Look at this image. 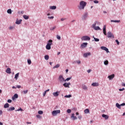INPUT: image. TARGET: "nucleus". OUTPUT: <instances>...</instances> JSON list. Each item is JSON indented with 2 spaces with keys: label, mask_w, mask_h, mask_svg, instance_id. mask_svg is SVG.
Segmentation results:
<instances>
[{
  "label": "nucleus",
  "mask_w": 125,
  "mask_h": 125,
  "mask_svg": "<svg viewBox=\"0 0 125 125\" xmlns=\"http://www.w3.org/2000/svg\"><path fill=\"white\" fill-rule=\"evenodd\" d=\"M86 4H87L86 2L84 1H80L79 6H78L79 9H80V10L84 9V7L86 6Z\"/></svg>",
  "instance_id": "f257e3e1"
},
{
  "label": "nucleus",
  "mask_w": 125,
  "mask_h": 125,
  "mask_svg": "<svg viewBox=\"0 0 125 125\" xmlns=\"http://www.w3.org/2000/svg\"><path fill=\"white\" fill-rule=\"evenodd\" d=\"M60 110H53L52 112V116H57V114H60Z\"/></svg>",
  "instance_id": "f03ea898"
},
{
  "label": "nucleus",
  "mask_w": 125,
  "mask_h": 125,
  "mask_svg": "<svg viewBox=\"0 0 125 125\" xmlns=\"http://www.w3.org/2000/svg\"><path fill=\"white\" fill-rule=\"evenodd\" d=\"M59 82H60L61 83H62L65 82V79H64V77H63V76L60 75L59 77Z\"/></svg>",
  "instance_id": "7ed1b4c3"
},
{
  "label": "nucleus",
  "mask_w": 125,
  "mask_h": 125,
  "mask_svg": "<svg viewBox=\"0 0 125 125\" xmlns=\"http://www.w3.org/2000/svg\"><path fill=\"white\" fill-rule=\"evenodd\" d=\"M82 41H90V38L87 36H84L82 37Z\"/></svg>",
  "instance_id": "20e7f679"
},
{
  "label": "nucleus",
  "mask_w": 125,
  "mask_h": 125,
  "mask_svg": "<svg viewBox=\"0 0 125 125\" xmlns=\"http://www.w3.org/2000/svg\"><path fill=\"white\" fill-rule=\"evenodd\" d=\"M107 38H112V39H114V35L113 34H112V32L111 31H109L107 35Z\"/></svg>",
  "instance_id": "39448f33"
},
{
  "label": "nucleus",
  "mask_w": 125,
  "mask_h": 125,
  "mask_svg": "<svg viewBox=\"0 0 125 125\" xmlns=\"http://www.w3.org/2000/svg\"><path fill=\"white\" fill-rule=\"evenodd\" d=\"M63 86L64 87H67L68 88H70V85H71V83H65L63 84Z\"/></svg>",
  "instance_id": "423d86ee"
},
{
  "label": "nucleus",
  "mask_w": 125,
  "mask_h": 125,
  "mask_svg": "<svg viewBox=\"0 0 125 125\" xmlns=\"http://www.w3.org/2000/svg\"><path fill=\"white\" fill-rule=\"evenodd\" d=\"M101 48L102 49V50H105L107 53H109V49H108L107 47L105 46H102Z\"/></svg>",
  "instance_id": "0eeeda50"
},
{
  "label": "nucleus",
  "mask_w": 125,
  "mask_h": 125,
  "mask_svg": "<svg viewBox=\"0 0 125 125\" xmlns=\"http://www.w3.org/2000/svg\"><path fill=\"white\" fill-rule=\"evenodd\" d=\"M87 46V42L83 43L81 45L82 48H84V47H86Z\"/></svg>",
  "instance_id": "6e6552de"
},
{
  "label": "nucleus",
  "mask_w": 125,
  "mask_h": 125,
  "mask_svg": "<svg viewBox=\"0 0 125 125\" xmlns=\"http://www.w3.org/2000/svg\"><path fill=\"white\" fill-rule=\"evenodd\" d=\"M90 55H91V54L90 53V52L83 54V57L85 58L87 57V56H90Z\"/></svg>",
  "instance_id": "1a4fd4ad"
},
{
  "label": "nucleus",
  "mask_w": 125,
  "mask_h": 125,
  "mask_svg": "<svg viewBox=\"0 0 125 125\" xmlns=\"http://www.w3.org/2000/svg\"><path fill=\"white\" fill-rule=\"evenodd\" d=\"M113 78H115V74H112L108 76L109 80H113Z\"/></svg>",
  "instance_id": "9d476101"
},
{
  "label": "nucleus",
  "mask_w": 125,
  "mask_h": 125,
  "mask_svg": "<svg viewBox=\"0 0 125 125\" xmlns=\"http://www.w3.org/2000/svg\"><path fill=\"white\" fill-rule=\"evenodd\" d=\"M103 118H104L105 120H108L109 119V116L105 115V114H103L102 115Z\"/></svg>",
  "instance_id": "9b49d317"
},
{
  "label": "nucleus",
  "mask_w": 125,
  "mask_h": 125,
  "mask_svg": "<svg viewBox=\"0 0 125 125\" xmlns=\"http://www.w3.org/2000/svg\"><path fill=\"white\" fill-rule=\"evenodd\" d=\"M53 95L55 96V97H57L59 95V92H56L53 93Z\"/></svg>",
  "instance_id": "f8f14e48"
},
{
  "label": "nucleus",
  "mask_w": 125,
  "mask_h": 125,
  "mask_svg": "<svg viewBox=\"0 0 125 125\" xmlns=\"http://www.w3.org/2000/svg\"><path fill=\"white\" fill-rule=\"evenodd\" d=\"M6 73H7V74H11V69H10V68H7V69L6 70Z\"/></svg>",
  "instance_id": "ddd939ff"
},
{
  "label": "nucleus",
  "mask_w": 125,
  "mask_h": 125,
  "mask_svg": "<svg viewBox=\"0 0 125 125\" xmlns=\"http://www.w3.org/2000/svg\"><path fill=\"white\" fill-rule=\"evenodd\" d=\"M14 110H15V107H10V108L7 109V111H14Z\"/></svg>",
  "instance_id": "4468645a"
},
{
  "label": "nucleus",
  "mask_w": 125,
  "mask_h": 125,
  "mask_svg": "<svg viewBox=\"0 0 125 125\" xmlns=\"http://www.w3.org/2000/svg\"><path fill=\"white\" fill-rule=\"evenodd\" d=\"M21 22H22V20H17L16 21V24H17V25H20V24H21Z\"/></svg>",
  "instance_id": "2eb2a0df"
},
{
  "label": "nucleus",
  "mask_w": 125,
  "mask_h": 125,
  "mask_svg": "<svg viewBox=\"0 0 125 125\" xmlns=\"http://www.w3.org/2000/svg\"><path fill=\"white\" fill-rule=\"evenodd\" d=\"M72 119L73 118V120L75 121V120H77V119H78L77 118V117L75 116V114H72L71 115V117Z\"/></svg>",
  "instance_id": "dca6fc26"
},
{
  "label": "nucleus",
  "mask_w": 125,
  "mask_h": 125,
  "mask_svg": "<svg viewBox=\"0 0 125 125\" xmlns=\"http://www.w3.org/2000/svg\"><path fill=\"white\" fill-rule=\"evenodd\" d=\"M103 32H104V34L105 36H106V25H104V28H103Z\"/></svg>",
  "instance_id": "f3484780"
},
{
  "label": "nucleus",
  "mask_w": 125,
  "mask_h": 125,
  "mask_svg": "<svg viewBox=\"0 0 125 125\" xmlns=\"http://www.w3.org/2000/svg\"><path fill=\"white\" fill-rule=\"evenodd\" d=\"M52 40H49L48 42V43H47V44H48L49 45L51 46L52 45Z\"/></svg>",
  "instance_id": "a211bd4d"
},
{
  "label": "nucleus",
  "mask_w": 125,
  "mask_h": 125,
  "mask_svg": "<svg viewBox=\"0 0 125 125\" xmlns=\"http://www.w3.org/2000/svg\"><path fill=\"white\" fill-rule=\"evenodd\" d=\"M46 48L48 50H49L51 49V46H50L49 44H47V45H46Z\"/></svg>",
  "instance_id": "6ab92c4d"
},
{
  "label": "nucleus",
  "mask_w": 125,
  "mask_h": 125,
  "mask_svg": "<svg viewBox=\"0 0 125 125\" xmlns=\"http://www.w3.org/2000/svg\"><path fill=\"white\" fill-rule=\"evenodd\" d=\"M17 99V98H18V95L17 94H15L14 95V97H12V100H14V99Z\"/></svg>",
  "instance_id": "aec40b11"
},
{
  "label": "nucleus",
  "mask_w": 125,
  "mask_h": 125,
  "mask_svg": "<svg viewBox=\"0 0 125 125\" xmlns=\"http://www.w3.org/2000/svg\"><path fill=\"white\" fill-rule=\"evenodd\" d=\"M92 86H98L99 84L98 83H94L92 84Z\"/></svg>",
  "instance_id": "412c9836"
},
{
  "label": "nucleus",
  "mask_w": 125,
  "mask_h": 125,
  "mask_svg": "<svg viewBox=\"0 0 125 125\" xmlns=\"http://www.w3.org/2000/svg\"><path fill=\"white\" fill-rule=\"evenodd\" d=\"M9 104L8 103L5 104L4 105V108H9Z\"/></svg>",
  "instance_id": "4be33fe9"
},
{
  "label": "nucleus",
  "mask_w": 125,
  "mask_h": 125,
  "mask_svg": "<svg viewBox=\"0 0 125 125\" xmlns=\"http://www.w3.org/2000/svg\"><path fill=\"white\" fill-rule=\"evenodd\" d=\"M82 88H83V89H84V90H86V89H87V87H86V86H85V85H83Z\"/></svg>",
  "instance_id": "5701e85b"
},
{
  "label": "nucleus",
  "mask_w": 125,
  "mask_h": 125,
  "mask_svg": "<svg viewBox=\"0 0 125 125\" xmlns=\"http://www.w3.org/2000/svg\"><path fill=\"white\" fill-rule=\"evenodd\" d=\"M111 22H114L115 23H120V22H121V21L120 20H118V21H117V20H111Z\"/></svg>",
  "instance_id": "b1692460"
},
{
  "label": "nucleus",
  "mask_w": 125,
  "mask_h": 125,
  "mask_svg": "<svg viewBox=\"0 0 125 125\" xmlns=\"http://www.w3.org/2000/svg\"><path fill=\"white\" fill-rule=\"evenodd\" d=\"M19 77V73H17L15 76V79L16 80H17L18 79V77Z\"/></svg>",
  "instance_id": "393cba45"
},
{
  "label": "nucleus",
  "mask_w": 125,
  "mask_h": 125,
  "mask_svg": "<svg viewBox=\"0 0 125 125\" xmlns=\"http://www.w3.org/2000/svg\"><path fill=\"white\" fill-rule=\"evenodd\" d=\"M48 91H49V89L45 91L44 92L43 94V96H45V95L46 94V92H48Z\"/></svg>",
  "instance_id": "a878e982"
},
{
  "label": "nucleus",
  "mask_w": 125,
  "mask_h": 125,
  "mask_svg": "<svg viewBox=\"0 0 125 125\" xmlns=\"http://www.w3.org/2000/svg\"><path fill=\"white\" fill-rule=\"evenodd\" d=\"M50 9L52 10L56 9V6H52L50 7Z\"/></svg>",
  "instance_id": "bb28decb"
},
{
  "label": "nucleus",
  "mask_w": 125,
  "mask_h": 125,
  "mask_svg": "<svg viewBox=\"0 0 125 125\" xmlns=\"http://www.w3.org/2000/svg\"><path fill=\"white\" fill-rule=\"evenodd\" d=\"M84 113H85V114H88V113H89V109H85Z\"/></svg>",
  "instance_id": "cd10ccee"
},
{
  "label": "nucleus",
  "mask_w": 125,
  "mask_h": 125,
  "mask_svg": "<svg viewBox=\"0 0 125 125\" xmlns=\"http://www.w3.org/2000/svg\"><path fill=\"white\" fill-rule=\"evenodd\" d=\"M23 17L26 20H27V19H29V16H27V15H23Z\"/></svg>",
  "instance_id": "c85d7f7f"
},
{
  "label": "nucleus",
  "mask_w": 125,
  "mask_h": 125,
  "mask_svg": "<svg viewBox=\"0 0 125 125\" xmlns=\"http://www.w3.org/2000/svg\"><path fill=\"white\" fill-rule=\"evenodd\" d=\"M7 12L9 14H11V13H12V11H11L10 9H9L8 10H7Z\"/></svg>",
  "instance_id": "c756f323"
},
{
  "label": "nucleus",
  "mask_w": 125,
  "mask_h": 125,
  "mask_svg": "<svg viewBox=\"0 0 125 125\" xmlns=\"http://www.w3.org/2000/svg\"><path fill=\"white\" fill-rule=\"evenodd\" d=\"M116 106L118 108V109H121V104H119V103H117L116 104Z\"/></svg>",
  "instance_id": "7c9ffc66"
},
{
  "label": "nucleus",
  "mask_w": 125,
  "mask_h": 125,
  "mask_svg": "<svg viewBox=\"0 0 125 125\" xmlns=\"http://www.w3.org/2000/svg\"><path fill=\"white\" fill-rule=\"evenodd\" d=\"M44 59L45 60H48L49 59V56L48 55H45L44 56Z\"/></svg>",
  "instance_id": "2f4dec72"
},
{
  "label": "nucleus",
  "mask_w": 125,
  "mask_h": 125,
  "mask_svg": "<svg viewBox=\"0 0 125 125\" xmlns=\"http://www.w3.org/2000/svg\"><path fill=\"white\" fill-rule=\"evenodd\" d=\"M59 67H60V64H57L55 66H54L53 68L55 69V68H59Z\"/></svg>",
  "instance_id": "473e14b6"
},
{
  "label": "nucleus",
  "mask_w": 125,
  "mask_h": 125,
  "mask_svg": "<svg viewBox=\"0 0 125 125\" xmlns=\"http://www.w3.org/2000/svg\"><path fill=\"white\" fill-rule=\"evenodd\" d=\"M27 63L29 65H31V64L32 63V61H31V60H28Z\"/></svg>",
  "instance_id": "72a5a7b5"
},
{
  "label": "nucleus",
  "mask_w": 125,
  "mask_h": 125,
  "mask_svg": "<svg viewBox=\"0 0 125 125\" xmlns=\"http://www.w3.org/2000/svg\"><path fill=\"white\" fill-rule=\"evenodd\" d=\"M64 97H65L66 98H70V97H72V95H65Z\"/></svg>",
  "instance_id": "f704fd0d"
},
{
  "label": "nucleus",
  "mask_w": 125,
  "mask_h": 125,
  "mask_svg": "<svg viewBox=\"0 0 125 125\" xmlns=\"http://www.w3.org/2000/svg\"><path fill=\"white\" fill-rule=\"evenodd\" d=\"M93 38H94V40L95 42H99V39L95 38V37H94V36H93Z\"/></svg>",
  "instance_id": "c9c22d12"
},
{
  "label": "nucleus",
  "mask_w": 125,
  "mask_h": 125,
  "mask_svg": "<svg viewBox=\"0 0 125 125\" xmlns=\"http://www.w3.org/2000/svg\"><path fill=\"white\" fill-rule=\"evenodd\" d=\"M43 113V112L42 110H39L38 111V114H39V115H42Z\"/></svg>",
  "instance_id": "e433bc0d"
},
{
  "label": "nucleus",
  "mask_w": 125,
  "mask_h": 125,
  "mask_svg": "<svg viewBox=\"0 0 125 125\" xmlns=\"http://www.w3.org/2000/svg\"><path fill=\"white\" fill-rule=\"evenodd\" d=\"M71 79H72V77L67 78H66V79L65 80V82H68V81H70V80H71Z\"/></svg>",
  "instance_id": "4c0bfd02"
},
{
  "label": "nucleus",
  "mask_w": 125,
  "mask_h": 125,
  "mask_svg": "<svg viewBox=\"0 0 125 125\" xmlns=\"http://www.w3.org/2000/svg\"><path fill=\"white\" fill-rule=\"evenodd\" d=\"M104 65H108V64H109V62H108V61H105L104 62Z\"/></svg>",
  "instance_id": "58836bf2"
},
{
  "label": "nucleus",
  "mask_w": 125,
  "mask_h": 125,
  "mask_svg": "<svg viewBox=\"0 0 125 125\" xmlns=\"http://www.w3.org/2000/svg\"><path fill=\"white\" fill-rule=\"evenodd\" d=\"M56 28V26H54L53 27H51L50 30V31H53V30H55Z\"/></svg>",
  "instance_id": "ea45409f"
},
{
  "label": "nucleus",
  "mask_w": 125,
  "mask_h": 125,
  "mask_svg": "<svg viewBox=\"0 0 125 125\" xmlns=\"http://www.w3.org/2000/svg\"><path fill=\"white\" fill-rule=\"evenodd\" d=\"M94 29L95 30H101L100 27H99V26H96V27H95Z\"/></svg>",
  "instance_id": "a19ab883"
},
{
  "label": "nucleus",
  "mask_w": 125,
  "mask_h": 125,
  "mask_svg": "<svg viewBox=\"0 0 125 125\" xmlns=\"http://www.w3.org/2000/svg\"><path fill=\"white\" fill-rule=\"evenodd\" d=\"M57 39H58L59 41L61 40V37L59 36V35H57Z\"/></svg>",
  "instance_id": "79ce46f5"
},
{
  "label": "nucleus",
  "mask_w": 125,
  "mask_h": 125,
  "mask_svg": "<svg viewBox=\"0 0 125 125\" xmlns=\"http://www.w3.org/2000/svg\"><path fill=\"white\" fill-rule=\"evenodd\" d=\"M19 111H23V109H22V108L21 107H20V108L16 110V112Z\"/></svg>",
  "instance_id": "37998d69"
},
{
  "label": "nucleus",
  "mask_w": 125,
  "mask_h": 125,
  "mask_svg": "<svg viewBox=\"0 0 125 125\" xmlns=\"http://www.w3.org/2000/svg\"><path fill=\"white\" fill-rule=\"evenodd\" d=\"M71 112H72L71 109H68L67 110V113H68V114H70V113H71Z\"/></svg>",
  "instance_id": "c03bdc74"
},
{
  "label": "nucleus",
  "mask_w": 125,
  "mask_h": 125,
  "mask_svg": "<svg viewBox=\"0 0 125 125\" xmlns=\"http://www.w3.org/2000/svg\"><path fill=\"white\" fill-rule=\"evenodd\" d=\"M87 17V13H85L84 15L83 16V18L85 19Z\"/></svg>",
  "instance_id": "a18cd8bd"
},
{
  "label": "nucleus",
  "mask_w": 125,
  "mask_h": 125,
  "mask_svg": "<svg viewBox=\"0 0 125 125\" xmlns=\"http://www.w3.org/2000/svg\"><path fill=\"white\" fill-rule=\"evenodd\" d=\"M96 26V23L93 24L92 25V28H93V29H95V27H96V26Z\"/></svg>",
  "instance_id": "49530a36"
},
{
  "label": "nucleus",
  "mask_w": 125,
  "mask_h": 125,
  "mask_svg": "<svg viewBox=\"0 0 125 125\" xmlns=\"http://www.w3.org/2000/svg\"><path fill=\"white\" fill-rule=\"evenodd\" d=\"M115 42H117L118 45H119V44H120V42H119V41L118 40H116Z\"/></svg>",
  "instance_id": "de8ad7c7"
},
{
  "label": "nucleus",
  "mask_w": 125,
  "mask_h": 125,
  "mask_svg": "<svg viewBox=\"0 0 125 125\" xmlns=\"http://www.w3.org/2000/svg\"><path fill=\"white\" fill-rule=\"evenodd\" d=\"M7 102L8 103H11V102H12V101L10 99H9V100H7Z\"/></svg>",
  "instance_id": "09e8293b"
},
{
  "label": "nucleus",
  "mask_w": 125,
  "mask_h": 125,
  "mask_svg": "<svg viewBox=\"0 0 125 125\" xmlns=\"http://www.w3.org/2000/svg\"><path fill=\"white\" fill-rule=\"evenodd\" d=\"M23 93H24V94L28 93V90L23 91Z\"/></svg>",
  "instance_id": "8fccbe9b"
},
{
  "label": "nucleus",
  "mask_w": 125,
  "mask_h": 125,
  "mask_svg": "<svg viewBox=\"0 0 125 125\" xmlns=\"http://www.w3.org/2000/svg\"><path fill=\"white\" fill-rule=\"evenodd\" d=\"M119 91H124V90H125V88H123L122 89H119Z\"/></svg>",
  "instance_id": "3c124183"
},
{
  "label": "nucleus",
  "mask_w": 125,
  "mask_h": 125,
  "mask_svg": "<svg viewBox=\"0 0 125 125\" xmlns=\"http://www.w3.org/2000/svg\"><path fill=\"white\" fill-rule=\"evenodd\" d=\"M48 18L49 19H53V18H54V17L52 16V17H48Z\"/></svg>",
  "instance_id": "603ef678"
},
{
  "label": "nucleus",
  "mask_w": 125,
  "mask_h": 125,
  "mask_svg": "<svg viewBox=\"0 0 125 125\" xmlns=\"http://www.w3.org/2000/svg\"><path fill=\"white\" fill-rule=\"evenodd\" d=\"M94 3H98V2H99V1L98 0H94Z\"/></svg>",
  "instance_id": "864d4df0"
},
{
  "label": "nucleus",
  "mask_w": 125,
  "mask_h": 125,
  "mask_svg": "<svg viewBox=\"0 0 125 125\" xmlns=\"http://www.w3.org/2000/svg\"><path fill=\"white\" fill-rule=\"evenodd\" d=\"M82 118H83L82 115H80V116H78V119H79V120H81V119H82Z\"/></svg>",
  "instance_id": "5fc2aeb1"
},
{
  "label": "nucleus",
  "mask_w": 125,
  "mask_h": 125,
  "mask_svg": "<svg viewBox=\"0 0 125 125\" xmlns=\"http://www.w3.org/2000/svg\"><path fill=\"white\" fill-rule=\"evenodd\" d=\"M17 88H21V85H17Z\"/></svg>",
  "instance_id": "6e6d98bb"
},
{
  "label": "nucleus",
  "mask_w": 125,
  "mask_h": 125,
  "mask_svg": "<svg viewBox=\"0 0 125 125\" xmlns=\"http://www.w3.org/2000/svg\"><path fill=\"white\" fill-rule=\"evenodd\" d=\"M2 115V110H0V116H1Z\"/></svg>",
  "instance_id": "4d7b16f0"
},
{
  "label": "nucleus",
  "mask_w": 125,
  "mask_h": 125,
  "mask_svg": "<svg viewBox=\"0 0 125 125\" xmlns=\"http://www.w3.org/2000/svg\"><path fill=\"white\" fill-rule=\"evenodd\" d=\"M121 106H125V103H123L121 104H120Z\"/></svg>",
  "instance_id": "13d9d810"
},
{
  "label": "nucleus",
  "mask_w": 125,
  "mask_h": 125,
  "mask_svg": "<svg viewBox=\"0 0 125 125\" xmlns=\"http://www.w3.org/2000/svg\"><path fill=\"white\" fill-rule=\"evenodd\" d=\"M90 72H91V70L89 69L87 70V72L88 73V74H89V73H90Z\"/></svg>",
  "instance_id": "bf43d9fd"
},
{
  "label": "nucleus",
  "mask_w": 125,
  "mask_h": 125,
  "mask_svg": "<svg viewBox=\"0 0 125 125\" xmlns=\"http://www.w3.org/2000/svg\"><path fill=\"white\" fill-rule=\"evenodd\" d=\"M9 29H10V30H12L13 29V26H10Z\"/></svg>",
  "instance_id": "052dcab7"
},
{
  "label": "nucleus",
  "mask_w": 125,
  "mask_h": 125,
  "mask_svg": "<svg viewBox=\"0 0 125 125\" xmlns=\"http://www.w3.org/2000/svg\"><path fill=\"white\" fill-rule=\"evenodd\" d=\"M37 118H41V116H40V115H37Z\"/></svg>",
  "instance_id": "680f3d73"
},
{
  "label": "nucleus",
  "mask_w": 125,
  "mask_h": 125,
  "mask_svg": "<svg viewBox=\"0 0 125 125\" xmlns=\"http://www.w3.org/2000/svg\"><path fill=\"white\" fill-rule=\"evenodd\" d=\"M61 53V52H58L57 55H60Z\"/></svg>",
  "instance_id": "e2e57ef3"
},
{
  "label": "nucleus",
  "mask_w": 125,
  "mask_h": 125,
  "mask_svg": "<svg viewBox=\"0 0 125 125\" xmlns=\"http://www.w3.org/2000/svg\"><path fill=\"white\" fill-rule=\"evenodd\" d=\"M78 64H81V61H79L78 62H77Z\"/></svg>",
  "instance_id": "0e129e2a"
},
{
  "label": "nucleus",
  "mask_w": 125,
  "mask_h": 125,
  "mask_svg": "<svg viewBox=\"0 0 125 125\" xmlns=\"http://www.w3.org/2000/svg\"><path fill=\"white\" fill-rule=\"evenodd\" d=\"M12 88H13V89H15V88H16V87H15V86H13L12 87Z\"/></svg>",
  "instance_id": "69168bd1"
},
{
  "label": "nucleus",
  "mask_w": 125,
  "mask_h": 125,
  "mask_svg": "<svg viewBox=\"0 0 125 125\" xmlns=\"http://www.w3.org/2000/svg\"><path fill=\"white\" fill-rule=\"evenodd\" d=\"M52 63H53L52 62H49L50 65H52Z\"/></svg>",
  "instance_id": "338daca9"
},
{
  "label": "nucleus",
  "mask_w": 125,
  "mask_h": 125,
  "mask_svg": "<svg viewBox=\"0 0 125 125\" xmlns=\"http://www.w3.org/2000/svg\"><path fill=\"white\" fill-rule=\"evenodd\" d=\"M3 125V124L1 122H0V125Z\"/></svg>",
  "instance_id": "774afa93"
}]
</instances>
